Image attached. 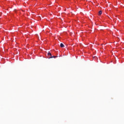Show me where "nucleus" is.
Here are the masks:
<instances>
[{"mask_svg": "<svg viewBox=\"0 0 124 124\" xmlns=\"http://www.w3.org/2000/svg\"><path fill=\"white\" fill-rule=\"evenodd\" d=\"M53 58H54V59H55V58H58V56H51L50 57H49V59H53Z\"/></svg>", "mask_w": 124, "mask_h": 124, "instance_id": "obj_1", "label": "nucleus"}, {"mask_svg": "<svg viewBox=\"0 0 124 124\" xmlns=\"http://www.w3.org/2000/svg\"><path fill=\"white\" fill-rule=\"evenodd\" d=\"M60 47H61V48H62L63 47H64V45H63V44L61 43L60 44Z\"/></svg>", "mask_w": 124, "mask_h": 124, "instance_id": "obj_2", "label": "nucleus"}, {"mask_svg": "<svg viewBox=\"0 0 124 124\" xmlns=\"http://www.w3.org/2000/svg\"><path fill=\"white\" fill-rule=\"evenodd\" d=\"M98 13H99V15H101V14H102V11H99Z\"/></svg>", "mask_w": 124, "mask_h": 124, "instance_id": "obj_3", "label": "nucleus"}, {"mask_svg": "<svg viewBox=\"0 0 124 124\" xmlns=\"http://www.w3.org/2000/svg\"><path fill=\"white\" fill-rule=\"evenodd\" d=\"M47 55H48V56H52V54L50 52H48L47 53Z\"/></svg>", "mask_w": 124, "mask_h": 124, "instance_id": "obj_4", "label": "nucleus"}]
</instances>
